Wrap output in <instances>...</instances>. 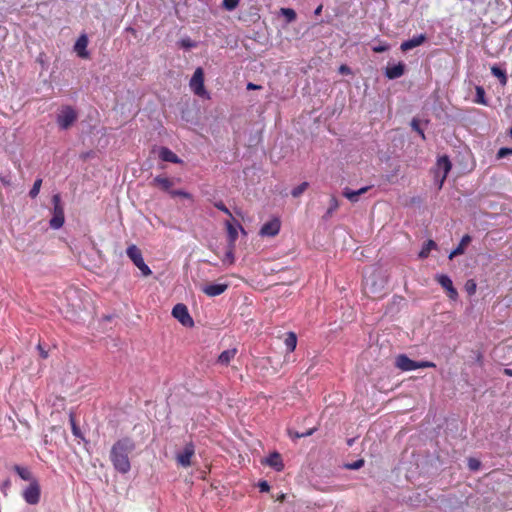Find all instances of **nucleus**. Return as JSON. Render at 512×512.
<instances>
[{
  "mask_svg": "<svg viewBox=\"0 0 512 512\" xmlns=\"http://www.w3.org/2000/svg\"><path fill=\"white\" fill-rule=\"evenodd\" d=\"M88 38L85 34H82L74 45V50L80 58L88 59L89 52L87 51Z\"/></svg>",
  "mask_w": 512,
  "mask_h": 512,
  "instance_id": "obj_17",
  "label": "nucleus"
},
{
  "mask_svg": "<svg viewBox=\"0 0 512 512\" xmlns=\"http://www.w3.org/2000/svg\"><path fill=\"white\" fill-rule=\"evenodd\" d=\"M151 186L157 187L160 190L167 192L170 195V192L172 191V187L174 185V182L172 179L158 175L153 178L152 182L150 183Z\"/></svg>",
  "mask_w": 512,
  "mask_h": 512,
  "instance_id": "obj_13",
  "label": "nucleus"
},
{
  "mask_svg": "<svg viewBox=\"0 0 512 512\" xmlns=\"http://www.w3.org/2000/svg\"><path fill=\"white\" fill-rule=\"evenodd\" d=\"M240 0H223L222 7L227 11H233L239 5Z\"/></svg>",
  "mask_w": 512,
  "mask_h": 512,
  "instance_id": "obj_35",
  "label": "nucleus"
},
{
  "mask_svg": "<svg viewBox=\"0 0 512 512\" xmlns=\"http://www.w3.org/2000/svg\"><path fill=\"white\" fill-rule=\"evenodd\" d=\"M411 127L414 131H416L422 139H425V133L424 131L420 128V123H419V120L414 118L412 119L411 121Z\"/></svg>",
  "mask_w": 512,
  "mask_h": 512,
  "instance_id": "obj_36",
  "label": "nucleus"
},
{
  "mask_svg": "<svg viewBox=\"0 0 512 512\" xmlns=\"http://www.w3.org/2000/svg\"><path fill=\"white\" fill-rule=\"evenodd\" d=\"M406 70V66L403 62H399L395 65H388L385 69V76L390 79H397L404 75Z\"/></svg>",
  "mask_w": 512,
  "mask_h": 512,
  "instance_id": "obj_16",
  "label": "nucleus"
},
{
  "mask_svg": "<svg viewBox=\"0 0 512 512\" xmlns=\"http://www.w3.org/2000/svg\"><path fill=\"white\" fill-rule=\"evenodd\" d=\"M69 420H70V424H71V429H72L73 435L75 437H82L81 430L78 427V425L76 424L75 416H74L73 413L70 414Z\"/></svg>",
  "mask_w": 512,
  "mask_h": 512,
  "instance_id": "obj_34",
  "label": "nucleus"
},
{
  "mask_svg": "<svg viewBox=\"0 0 512 512\" xmlns=\"http://www.w3.org/2000/svg\"><path fill=\"white\" fill-rule=\"evenodd\" d=\"M480 461L476 458H469L468 459V467L472 471H477L480 468Z\"/></svg>",
  "mask_w": 512,
  "mask_h": 512,
  "instance_id": "obj_39",
  "label": "nucleus"
},
{
  "mask_svg": "<svg viewBox=\"0 0 512 512\" xmlns=\"http://www.w3.org/2000/svg\"><path fill=\"white\" fill-rule=\"evenodd\" d=\"M227 238H228V246L230 248H235V243L238 238V230H240L244 235H246V231L240 223H237L235 226L230 221L225 222Z\"/></svg>",
  "mask_w": 512,
  "mask_h": 512,
  "instance_id": "obj_12",
  "label": "nucleus"
},
{
  "mask_svg": "<svg viewBox=\"0 0 512 512\" xmlns=\"http://www.w3.org/2000/svg\"><path fill=\"white\" fill-rule=\"evenodd\" d=\"M13 470L19 475V477L25 481L35 480L32 477V474L28 468L22 467L20 465H14Z\"/></svg>",
  "mask_w": 512,
  "mask_h": 512,
  "instance_id": "obj_27",
  "label": "nucleus"
},
{
  "mask_svg": "<svg viewBox=\"0 0 512 512\" xmlns=\"http://www.w3.org/2000/svg\"><path fill=\"white\" fill-rule=\"evenodd\" d=\"M436 364L431 361H416V369L419 368H435Z\"/></svg>",
  "mask_w": 512,
  "mask_h": 512,
  "instance_id": "obj_40",
  "label": "nucleus"
},
{
  "mask_svg": "<svg viewBox=\"0 0 512 512\" xmlns=\"http://www.w3.org/2000/svg\"><path fill=\"white\" fill-rule=\"evenodd\" d=\"M435 280L441 285L443 289H445L447 296L455 301L458 298V292L453 286V282L448 275L438 274L435 277Z\"/></svg>",
  "mask_w": 512,
  "mask_h": 512,
  "instance_id": "obj_10",
  "label": "nucleus"
},
{
  "mask_svg": "<svg viewBox=\"0 0 512 512\" xmlns=\"http://www.w3.org/2000/svg\"><path fill=\"white\" fill-rule=\"evenodd\" d=\"M437 245L433 240H428L423 245L421 251L419 252V258L425 259L429 256L431 250L436 249Z\"/></svg>",
  "mask_w": 512,
  "mask_h": 512,
  "instance_id": "obj_29",
  "label": "nucleus"
},
{
  "mask_svg": "<svg viewBox=\"0 0 512 512\" xmlns=\"http://www.w3.org/2000/svg\"><path fill=\"white\" fill-rule=\"evenodd\" d=\"M136 448L135 441L128 436L118 439L111 447L110 461L114 469L121 473L127 474L131 469L129 456Z\"/></svg>",
  "mask_w": 512,
  "mask_h": 512,
  "instance_id": "obj_1",
  "label": "nucleus"
},
{
  "mask_svg": "<svg viewBox=\"0 0 512 512\" xmlns=\"http://www.w3.org/2000/svg\"><path fill=\"white\" fill-rule=\"evenodd\" d=\"M503 373L507 376H510L512 377V369H509V368H505Z\"/></svg>",
  "mask_w": 512,
  "mask_h": 512,
  "instance_id": "obj_52",
  "label": "nucleus"
},
{
  "mask_svg": "<svg viewBox=\"0 0 512 512\" xmlns=\"http://www.w3.org/2000/svg\"><path fill=\"white\" fill-rule=\"evenodd\" d=\"M172 315L184 326L192 327L194 325V321L184 304H176L172 309Z\"/></svg>",
  "mask_w": 512,
  "mask_h": 512,
  "instance_id": "obj_8",
  "label": "nucleus"
},
{
  "mask_svg": "<svg viewBox=\"0 0 512 512\" xmlns=\"http://www.w3.org/2000/svg\"><path fill=\"white\" fill-rule=\"evenodd\" d=\"M471 242V237L469 235H464L459 243V245L450 253L449 258L452 259L457 255H461L464 253L465 247Z\"/></svg>",
  "mask_w": 512,
  "mask_h": 512,
  "instance_id": "obj_23",
  "label": "nucleus"
},
{
  "mask_svg": "<svg viewBox=\"0 0 512 512\" xmlns=\"http://www.w3.org/2000/svg\"><path fill=\"white\" fill-rule=\"evenodd\" d=\"M506 10L504 2L501 0H490L484 11V18L487 24L488 22L494 25L502 24L506 21Z\"/></svg>",
  "mask_w": 512,
  "mask_h": 512,
  "instance_id": "obj_2",
  "label": "nucleus"
},
{
  "mask_svg": "<svg viewBox=\"0 0 512 512\" xmlns=\"http://www.w3.org/2000/svg\"><path fill=\"white\" fill-rule=\"evenodd\" d=\"M258 487L261 492H268L270 490V485L268 484L267 481H260L258 483Z\"/></svg>",
  "mask_w": 512,
  "mask_h": 512,
  "instance_id": "obj_44",
  "label": "nucleus"
},
{
  "mask_svg": "<svg viewBox=\"0 0 512 512\" xmlns=\"http://www.w3.org/2000/svg\"><path fill=\"white\" fill-rule=\"evenodd\" d=\"M339 72L343 75H349L351 74V69L345 65V64H342L340 67H339Z\"/></svg>",
  "mask_w": 512,
  "mask_h": 512,
  "instance_id": "obj_46",
  "label": "nucleus"
},
{
  "mask_svg": "<svg viewBox=\"0 0 512 512\" xmlns=\"http://www.w3.org/2000/svg\"><path fill=\"white\" fill-rule=\"evenodd\" d=\"M53 209L52 218L50 219V227L53 229H59L65 222L64 208L61 203V197L59 194H55L52 197Z\"/></svg>",
  "mask_w": 512,
  "mask_h": 512,
  "instance_id": "obj_4",
  "label": "nucleus"
},
{
  "mask_svg": "<svg viewBox=\"0 0 512 512\" xmlns=\"http://www.w3.org/2000/svg\"><path fill=\"white\" fill-rule=\"evenodd\" d=\"M476 97L474 98V103L480 105H488V101L486 99L485 89L482 86L475 87Z\"/></svg>",
  "mask_w": 512,
  "mask_h": 512,
  "instance_id": "obj_28",
  "label": "nucleus"
},
{
  "mask_svg": "<svg viewBox=\"0 0 512 512\" xmlns=\"http://www.w3.org/2000/svg\"><path fill=\"white\" fill-rule=\"evenodd\" d=\"M281 14L285 16L288 23L295 21L297 18V14L292 8H281Z\"/></svg>",
  "mask_w": 512,
  "mask_h": 512,
  "instance_id": "obj_31",
  "label": "nucleus"
},
{
  "mask_svg": "<svg viewBox=\"0 0 512 512\" xmlns=\"http://www.w3.org/2000/svg\"><path fill=\"white\" fill-rule=\"evenodd\" d=\"M214 206H215L218 210H220V211L224 212V213H225L226 215H228L229 217L233 218L231 211L226 207V205L224 204V202H223V201H217V202H215V203H214Z\"/></svg>",
  "mask_w": 512,
  "mask_h": 512,
  "instance_id": "obj_38",
  "label": "nucleus"
},
{
  "mask_svg": "<svg viewBox=\"0 0 512 512\" xmlns=\"http://www.w3.org/2000/svg\"><path fill=\"white\" fill-rule=\"evenodd\" d=\"M41 185H42V179L41 178L36 179L30 192H29V196L31 198H36L38 196L40 189H41Z\"/></svg>",
  "mask_w": 512,
  "mask_h": 512,
  "instance_id": "obj_32",
  "label": "nucleus"
},
{
  "mask_svg": "<svg viewBox=\"0 0 512 512\" xmlns=\"http://www.w3.org/2000/svg\"><path fill=\"white\" fill-rule=\"evenodd\" d=\"M389 48H390V46L387 43H383V44H379L377 46H373L372 50L375 53H382V52L389 50Z\"/></svg>",
  "mask_w": 512,
  "mask_h": 512,
  "instance_id": "obj_42",
  "label": "nucleus"
},
{
  "mask_svg": "<svg viewBox=\"0 0 512 512\" xmlns=\"http://www.w3.org/2000/svg\"><path fill=\"white\" fill-rule=\"evenodd\" d=\"M159 158L162 161L170 162L174 164H180L182 163V160L169 148L167 147H161L159 150Z\"/></svg>",
  "mask_w": 512,
  "mask_h": 512,
  "instance_id": "obj_20",
  "label": "nucleus"
},
{
  "mask_svg": "<svg viewBox=\"0 0 512 512\" xmlns=\"http://www.w3.org/2000/svg\"><path fill=\"white\" fill-rule=\"evenodd\" d=\"M234 248H230L226 253V257L230 259V263L234 262V254H233Z\"/></svg>",
  "mask_w": 512,
  "mask_h": 512,
  "instance_id": "obj_48",
  "label": "nucleus"
},
{
  "mask_svg": "<svg viewBox=\"0 0 512 512\" xmlns=\"http://www.w3.org/2000/svg\"><path fill=\"white\" fill-rule=\"evenodd\" d=\"M262 464H266L278 472L284 469L282 457L278 452L271 453L264 461H262Z\"/></svg>",
  "mask_w": 512,
  "mask_h": 512,
  "instance_id": "obj_18",
  "label": "nucleus"
},
{
  "mask_svg": "<svg viewBox=\"0 0 512 512\" xmlns=\"http://www.w3.org/2000/svg\"><path fill=\"white\" fill-rule=\"evenodd\" d=\"M338 208H339V202H338L337 198L335 196H331L330 201H329V207H328L326 213L324 214L323 218L325 220L329 219Z\"/></svg>",
  "mask_w": 512,
  "mask_h": 512,
  "instance_id": "obj_30",
  "label": "nucleus"
},
{
  "mask_svg": "<svg viewBox=\"0 0 512 512\" xmlns=\"http://www.w3.org/2000/svg\"><path fill=\"white\" fill-rule=\"evenodd\" d=\"M466 290L468 292L469 295H472L475 293L476 291V284L474 281L472 280H469L467 283H466Z\"/></svg>",
  "mask_w": 512,
  "mask_h": 512,
  "instance_id": "obj_43",
  "label": "nucleus"
},
{
  "mask_svg": "<svg viewBox=\"0 0 512 512\" xmlns=\"http://www.w3.org/2000/svg\"><path fill=\"white\" fill-rule=\"evenodd\" d=\"M371 187L370 186H366V187H362L360 188L359 190H351L349 188H345L343 190V196L346 197L348 200H350L351 202H357L358 201V197L364 193H366Z\"/></svg>",
  "mask_w": 512,
  "mask_h": 512,
  "instance_id": "obj_22",
  "label": "nucleus"
},
{
  "mask_svg": "<svg viewBox=\"0 0 512 512\" xmlns=\"http://www.w3.org/2000/svg\"><path fill=\"white\" fill-rule=\"evenodd\" d=\"M281 228V221L278 218H273L270 221L263 224L259 234L262 237H274L278 235Z\"/></svg>",
  "mask_w": 512,
  "mask_h": 512,
  "instance_id": "obj_11",
  "label": "nucleus"
},
{
  "mask_svg": "<svg viewBox=\"0 0 512 512\" xmlns=\"http://www.w3.org/2000/svg\"><path fill=\"white\" fill-rule=\"evenodd\" d=\"M237 352V348L227 349L223 351L218 356L217 363L223 366H228L230 362L235 358Z\"/></svg>",
  "mask_w": 512,
  "mask_h": 512,
  "instance_id": "obj_21",
  "label": "nucleus"
},
{
  "mask_svg": "<svg viewBox=\"0 0 512 512\" xmlns=\"http://www.w3.org/2000/svg\"><path fill=\"white\" fill-rule=\"evenodd\" d=\"M247 89H248V90H257V89H261V86H260V85H257V84H254V83L249 82V83L247 84Z\"/></svg>",
  "mask_w": 512,
  "mask_h": 512,
  "instance_id": "obj_49",
  "label": "nucleus"
},
{
  "mask_svg": "<svg viewBox=\"0 0 512 512\" xmlns=\"http://www.w3.org/2000/svg\"><path fill=\"white\" fill-rule=\"evenodd\" d=\"M313 431H314V430H313V429H311V430H309V431H308V432H306V433H303V434H296V437H297V438H300V437H304V436H309V435H311V434L313 433Z\"/></svg>",
  "mask_w": 512,
  "mask_h": 512,
  "instance_id": "obj_51",
  "label": "nucleus"
},
{
  "mask_svg": "<svg viewBox=\"0 0 512 512\" xmlns=\"http://www.w3.org/2000/svg\"><path fill=\"white\" fill-rule=\"evenodd\" d=\"M395 367L401 371H411L416 369V361L410 359L406 354H399L395 358Z\"/></svg>",
  "mask_w": 512,
  "mask_h": 512,
  "instance_id": "obj_15",
  "label": "nucleus"
},
{
  "mask_svg": "<svg viewBox=\"0 0 512 512\" xmlns=\"http://www.w3.org/2000/svg\"><path fill=\"white\" fill-rule=\"evenodd\" d=\"M126 254L133 264L141 271L143 276L148 277L152 274L151 269L144 262L141 250L136 245L132 244L128 246Z\"/></svg>",
  "mask_w": 512,
  "mask_h": 512,
  "instance_id": "obj_3",
  "label": "nucleus"
},
{
  "mask_svg": "<svg viewBox=\"0 0 512 512\" xmlns=\"http://www.w3.org/2000/svg\"><path fill=\"white\" fill-rule=\"evenodd\" d=\"M363 465H364V460H363V459H359V460H357L356 462H354L353 464L349 465L348 467H349L350 469H359V468H361Z\"/></svg>",
  "mask_w": 512,
  "mask_h": 512,
  "instance_id": "obj_45",
  "label": "nucleus"
},
{
  "mask_svg": "<svg viewBox=\"0 0 512 512\" xmlns=\"http://www.w3.org/2000/svg\"><path fill=\"white\" fill-rule=\"evenodd\" d=\"M427 37L425 34H420L418 36H414L411 39H408L401 43L400 49L403 52L409 51L415 47L422 45L426 41Z\"/></svg>",
  "mask_w": 512,
  "mask_h": 512,
  "instance_id": "obj_19",
  "label": "nucleus"
},
{
  "mask_svg": "<svg viewBox=\"0 0 512 512\" xmlns=\"http://www.w3.org/2000/svg\"><path fill=\"white\" fill-rule=\"evenodd\" d=\"M40 485L37 480H32L23 491L24 500L30 505H36L40 501Z\"/></svg>",
  "mask_w": 512,
  "mask_h": 512,
  "instance_id": "obj_9",
  "label": "nucleus"
},
{
  "mask_svg": "<svg viewBox=\"0 0 512 512\" xmlns=\"http://www.w3.org/2000/svg\"><path fill=\"white\" fill-rule=\"evenodd\" d=\"M284 499H285V495H284V494H282V495L278 498V500H279V501H283Z\"/></svg>",
  "mask_w": 512,
  "mask_h": 512,
  "instance_id": "obj_54",
  "label": "nucleus"
},
{
  "mask_svg": "<svg viewBox=\"0 0 512 512\" xmlns=\"http://www.w3.org/2000/svg\"><path fill=\"white\" fill-rule=\"evenodd\" d=\"M437 164H438V167L443 170V177L441 180V183H442L445 180V178L447 177V174L449 173V171L451 170L452 165L447 156H443V157L439 158Z\"/></svg>",
  "mask_w": 512,
  "mask_h": 512,
  "instance_id": "obj_25",
  "label": "nucleus"
},
{
  "mask_svg": "<svg viewBox=\"0 0 512 512\" xmlns=\"http://www.w3.org/2000/svg\"><path fill=\"white\" fill-rule=\"evenodd\" d=\"M491 73L493 76L498 78V80L502 86H505L507 84L508 78H507V74H506L505 70L501 69L500 67H498L496 65H493L491 67Z\"/></svg>",
  "mask_w": 512,
  "mask_h": 512,
  "instance_id": "obj_24",
  "label": "nucleus"
},
{
  "mask_svg": "<svg viewBox=\"0 0 512 512\" xmlns=\"http://www.w3.org/2000/svg\"><path fill=\"white\" fill-rule=\"evenodd\" d=\"M508 155H512V148L503 147V148H500L497 152L498 159H502Z\"/></svg>",
  "mask_w": 512,
  "mask_h": 512,
  "instance_id": "obj_41",
  "label": "nucleus"
},
{
  "mask_svg": "<svg viewBox=\"0 0 512 512\" xmlns=\"http://www.w3.org/2000/svg\"><path fill=\"white\" fill-rule=\"evenodd\" d=\"M181 46L184 48H192L195 44L190 39H183L181 41Z\"/></svg>",
  "mask_w": 512,
  "mask_h": 512,
  "instance_id": "obj_47",
  "label": "nucleus"
},
{
  "mask_svg": "<svg viewBox=\"0 0 512 512\" xmlns=\"http://www.w3.org/2000/svg\"><path fill=\"white\" fill-rule=\"evenodd\" d=\"M322 9H323V5H322V4H320V5L315 9V11H314V15H316V16L320 15V14H321V12H322Z\"/></svg>",
  "mask_w": 512,
  "mask_h": 512,
  "instance_id": "obj_50",
  "label": "nucleus"
},
{
  "mask_svg": "<svg viewBox=\"0 0 512 512\" xmlns=\"http://www.w3.org/2000/svg\"><path fill=\"white\" fill-rule=\"evenodd\" d=\"M195 455V446L193 442L185 444L183 450L176 455V461L181 467L187 468L192 465L191 459Z\"/></svg>",
  "mask_w": 512,
  "mask_h": 512,
  "instance_id": "obj_7",
  "label": "nucleus"
},
{
  "mask_svg": "<svg viewBox=\"0 0 512 512\" xmlns=\"http://www.w3.org/2000/svg\"><path fill=\"white\" fill-rule=\"evenodd\" d=\"M38 348H39V350H40L41 356H42L43 358H46V357H47V352H46V351H44V350L41 348V346H40V345L38 346Z\"/></svg>",
  "mask_w": 512,
  "mask_h": 512,
  "instance_id": "obj_53",
  "label": "nucleus"
},
{
  "mask_svg": "<svg viewBox=\"0 0 512 512\" xmlns=\"http://www.w3.org/2000/svg\"><path fill=\"white\" fill-rule=\"evenodd\" d=\"M77 119V113L71 106H65L57 116V123L63 130L68 129Z\"/></svg>",
  "mask_w": 512,
  "mask_h": 512,
  "instance_id": "obj_6",
  "label": "nucleus"
},
{
  "mask_svg": "<svg viewBox=\"0 0 512 512\" xmlns=\"http://www.w3.org/2000/svg\"><path fill=\"white\" fill-rule=\"evenodd\" d=\"M227 283H211L207 284L202 288V292L209 297H215L221 295L228 289Z\"/></svg>",
  "mask_w": 512,
  "mask_h": 512,
  "instance_id": "obj_14",
  "label": "nucleus"
},
{
  "mask_svg": "<svg viewBox=\"0 0 512 512\" xmlns=\"http://www.w3.org/2000/svg\"><path fill=\"white\" fill-rule=\"evenodd\" d=\"M309 184L308 182H303L300 185L296 186L292 189L291 195L295 198L299 197L301 194L305 192V190L308 188Z\"/></svg>",
  "mask_w": 512,
  "mask_h": 512,
  "instance_id": "obj_33",
  "label": "nucleus"
},
{
  "mask_svg": "<svg viewBox=\"0 0 512 512\" xmlns=\"http://www.w3.org/2000/svg\"><path fill=\"white\" fill-rule=\"evenodd\" d=\"M509 135L512 137V127L509 130Z\"/></svg>",
  "mask_w": 512,
  "mask_h": 512,
  "instance_id": "obj_55",
  "label": "nucleus"
},
{
  "mask_svg": "<svg viewBox=\"0 0 512 512\" xmlns=\"http://www.w3.org/2000/svg\"><path fill=\"white\" fill-rule=\"evenodd\" d=\"M171 197H183L186 199H191L192 195L186 191L183 190H173L170 192Z\"/></svg>",
  "mask_w": 512,
  "mask_h": 512,
  "instance_id": "obj_37",
  "label": "nucleus"
},
{
  "mask_svg": "<svg viewBox=\"0 0 512 512\" xmlns=\"http://www.w3.org/2000/svg\"><path fill=\"white\" fill-rule=\"evenodd\" d=\"M284 344L288 352H293L297 346V336L294 332H288L286 334Z\"/></svg>",
  "mask_w": 512,
  "mask_h": 512,
  "instance_id": "obj_26",
  "label": "nucleus"
},
{
  "mask_svg": "<svg viewBox=\"0 0 512 512\" xmlns=\"http://www.w3.org/2000/svg\"><path fill=\"white\" fill-rule=\"evenodd\" d=\"M190 89L193 93L199 97L209 99L210 95L204 86V71L201 67H198L189 82Z\"/></svg>",
  "mask_w": 512,
  "mask_h": 512,
  "instance_id": "obj_5",
  "label": "nucleus"
}]
</instances>
